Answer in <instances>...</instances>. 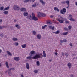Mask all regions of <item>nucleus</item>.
<instances>
[{
  "instance_id": "obj_11",
  "label": "nucleus",
  "mask_w": 77,
  "mask_h": 77,
  "mask_svg": "<svg viewBox=\"0 0 77 77\" xmlns=\"http://www.w3.org/2000/svg\"><path fill=\"white\" fill-rule=\"evenodd\" d=\"M26 68L27 69H30V67L29 66V64L28 63H26Z\"/></svg>"
},
{
  "instance_id": "obj_49",
  "label": "nucleus",
  "mask_w": 77,
  "mask_h": 77,
  "mask_svg": "<svg viewBox=\"0 0 77 77\" xmlns=\"http://www.w3.org/2000/svg\"><path fill=\"white\" fill-rule=\"evenodd\" d=\"M69 45H70V46L71 47H72V46H73L72 45V43H70V44H69Z\"/></svg>"
},
{
  "instance_id": "obj_56",
  "label": "nucleus",
  "mask_w": 77,
  "mask_h": 77,
  "mask_svg": "<svg viewBox=\"0 0 77 77\" xmlns=\"http://www.w3.org/2000/svg\"><path fill=\"white\" fill-rule=\"evenodd\" d=\"M6 67L7 68H9V65H6Z\"/></svg>"
},
{
  "instance_id": "obj_64",
  "label": "nucleus",
  "mask_w": 77,
  "mask_h": 77,
  "mask_svg": "<svg viewBox=\"0 0 77 77\" xmlns=\"http://www.w3.org/2000/svg\"><path fill=\"white\" fill-rule=\"evenodd\" d=\"M50 17H51V18H53V16H52V15H51V16H50Z\"/></svg>"
},
{
  "instance_id": "obj_60",
  "label": "nucleus",
  "mask_w": 77,
  "mask_h": 77,
  "mask_svg": "<svg viewBox=\"0 0 77 77\" xmlns=\"http://www.w3.org/2000/svg\"><path fill=\"white\" fill-rule=\"evenodd\" d=\"M70 77H74V76H73V75L71 74L70 75Z\"/></svg>"
},
{
  "instance_id": "obj_52",
  "label": "nucleus",
  "mask_w": 77,
  "mask_h": 77,
  "mask_svg": "<svg viewBox=\"0 0 77 77\" xmlns=\"http://www.w3.org/2000/svg\"><path fill=\"white\" fill-rule=\"evenodd\" d=\"M66 3V2L65 1H63L62 2V3H63V4H65V3Z\"/></svg>"
},
{
  "instance_id": "obj_38",
  "label": "nucleus",
  "mask_w": 77,
  "mask_h": 77,
  "mask_svg": "<svg viewBox=\"0 0 77 77\" xmlns=\"http://www.w3.org/2000/svg\"><path fill=\"white\" fill-rule=\"evenodd\" d=\"M72 27L70 25H69L68 26V29L69 30H71V28H72Z\"/></svg>"
},
{
  "instance_id": "obj_33",
  "label": "nucleus",
  "mask_w": 77,
  "mask_h": 77,
  "mask_svg": "<svg viewBox=\"0 0 77 77\" xmlns=\"http://www.w3.org/2000/svg\"><path fill=\"white\" fill-rule=\"evenodd\" d=\"M66 3L67 5H69V1L67 0L66 1Z\"/></svg>"
},
{
  "instance_id": "obj_22",
  "label": "nucleus",
  "mask_w": 77,
  "mask_h": 77,
  "mask_svg": "<svg viewBox=\"0 0 77 77\" xmlns=\"http://www.w3.org/2000/svg\"><path fill=\"white\" fill-rule=\"evenodd\" d=\"M9 6H8L7 7L5 8L3 11H6L7 10H9Z\"/></svg>"
},
{
  "instance_id": "obj_34",
  "label": "nucleus",
  "mask_w": 77,
  "mask_h": 77,
  "mask_svg": "<svg viewBox=\"0 0 77 77\" xmlns=\"http://www.w3.org/2000/svg\"><path fill=\"white\" fill-rule=\"evenodd\" d=\"M47 24H52V23L51 22H48L47 23Z\"/></svg>"
},
{
  "instance_id": "obj_51",
  "label": "nucleus",
  "mask_w": 77,
  "mask_h": 77,
  "mask_svg": "<svg viewBox=\"0 0 77 77\" xmlns=\"http://www.w3.org/2000/svg\"><path fill=\"white\" fill-rule=\"evenodd\" d=\"M51 29H52V30H54V27L53 26V27H52V28Z\"/></svg>"
},
{
  "instance_id": "obj_9",
  "label": "nucleus",
  "mask_w": 77,
  "mask_h": 77,
  "mask_svg": "<svg viewBox=\"0 0 77 77\" xmlns=\"http://www.w3.org/2000/svg\"><path fill=\"white\" fill-rule=\"evenodd\" d=\"M37 14H38L37 15L38 17L39 18L40 17H42V13H40L39 12H37Z\"/></svg>"
},
{
  "instance_id": "obj_3",
  "label": "nucleus",
  "mask_w": 77,
  "mask_h": 77,
  "mask_svg": "<svg viewBox=\"0 0 77 77\" xmlns=\"http://www.w3.org/2000/svg\"><path fill=\"white\" fill-rule=\"evenodd\" d=\"M13 9L15 11H19L20 9V8L17 5H14L13 7Z\"/></svg>"
},
{
  "instance_id": "obj_7",
  "label": "nucleus",
  "mask_w": 77,
  "mask_h": 77,
  "mask_svg": "<svg viewBox=\"0 0 77 77\" xmlns=\"http://www.w3.org/2000/svg\"><path fill=\"white\" fill-rule=\"evenodd\" d=\"M35 51H32L30 52V54H29L30 56H32V55L34 54H35Z\"/></svg>"
},
{
  "instance_id": "obj_5",
  "label": "nucleus",
  "mask_w": 77,
  "mask_h": 77,
  "mask_svg": "<svg viewBox=\"0 0 77 77\" xmlns=\"http://www.w3.org/2000/svg\"><path fill=\"white\" fill-rule=\"evenodd\" d=\"M38 3H34V4L32 5V7L33 8V7H36V6H38Z\"/></svg>"
},
{
  "instance_id": "obj_54",
  "label": "nucleus",
  "mask_w": 77,
  "mask_h": 77,
  "mask_svg": "<svg viewBox=\"0 0 77 77\" xmlns=\"http://www.w3.org/2000/svg\"><path fill=\"white\" fill-rule=\"evenodd\" d=\"M63 20H64L65 21H66L67 20H66V18H63Z\"/></svg>"
},
{
  "instance_id": "obj_21",
  "label": "nucleus",
  "mask_w": 77,
  "mask_h": 77,
  "mask_svg": "<svg viewBox=\"0 0 77 77\" xmlns=\"http://www.w3.org/2000/svg\"><path fill=\"white\" fill-rule=\"evenodd\" d=\"M43 57H46V54H45V51H43Z\"/></svg>"
},
{
  "instance_id": "obj_58",
  "label": "nucleus",
  "mask_w": 77,
  "mask_h": 77,
  "mask_svg": "<svg viewBox=\"0 0 77 77\" xmlns=\"http://www.w3.org/2000/svg\"><path fill=\"white\" fill-rule=\"evenodd\" d=\"M26 18H27V19H28V20H30V19H29V16H27Z\"/></svg>"
},
{
  "instance_id": "obj_16",
  "label": "nucleus",
  "mask_w": 77,
  "mask_h": 77,
  "mask_svg": "<svg viewBox=\"0 0 77 77\" xmlns=\"http://www.w3.org/2000/svg\"><path fill=\"white\" fill-rule=\"evenodd\" d=\"M40 2L43 5H45V3L44 2V0H40Z\"/></svg>"
},
{
  "instance_id": "obj_24",
  "label": "nucleus",
  "mask_w": 77,
  "mask_h": 77,
  "mask_svg": "<svg viewBox=\"0 0 77 77\" xmlns=\"http://www.w3.org/2000/svg\"><path fill=\"white\" fill-rule=\"evenodd\" d=\"M29 2H32L31 0H25L24 1V3H27Z\"/></svg>"
},
{
  "instance_id": "obj_26",
  "label": "nucleus",
  "mask_w": 77,
  "mask_h": 77,
  "mask_svg": "<svg viewBox=\"0 0 77 77\" xmlns=\"http://www.w3.org/2000/svg\"><path fill=\"white\" fill-rule=\"evenodd\" d=\"M37 65V66H39L40 65V63L39 61H37L36 62Z\"/></svg>"
},
{
  "instance_id": "obj_25",
  "label": "nucleus",
  "mask_w": 77,
  "mask_h": 77,
  "mask_svg": "<svg viewBox=\"0 0 77 77\" xmlns=\"http://www.w3.org/2000/svg\"><path fill=\"white\" fill-rule=\"evenodd\" d=\"M15 27H17L18 29H19L20 28V26H19V25L17 24L15 25Z\"/></svg>"
},
{
  "instance_id": "obj_18",
  "label": "nucleus",
  "mask_w": 77,
  "mask_h": 77,
  "mask_svg": "<svg viewBox=\"0 0 77 77\" xmlns=\"http://www.w3.org/2000/svg\"><path fill=\"white\" fill-rule=\"evenodd\" d=\"M12 40H13V41H18V38L14 37L12 39Z\"/></svg>"
},
{
  "instance_id": "obj_31",
  "label": "nucleus",
  "mask_w": 77,
  "mask_h": 77,
  "mask_svg": "<svg viewBox=\"0 0 77 77\" xmlns=\"http://www.w3.org/2000/svg\"><path fill=\"white\" fill-rule=\"evenodd\" d=\"M3 13L5 14H8L9 13V12L8 11H5L3 12Z\"/></svg>"
},
{
  "instance_id": "obj_45",
  "label": "nucleus",
  "mask_w": 77,
  "mask_h": 77,
  "mask_svg": "<svg viewBox=\"0 0 77 77\" xmlns=\"http://www.w3.org/2000/svg\"><path fill=\"white\" fill-rule=\"evenodd\" d=\"M63 40V42H67V40L66 39Z\"/></svg>"
},
{
  "instance_id": "obj_57",
  "label": "nucleus",
  "mask_w": 77,
  "mask_h": 77,
  "mask_svg": "<svg viewBox=\"0 0 77 77\" xmlns=\"http://www.w3.org/2000/svg\"><path fill=\"white\" fill-rule=\"evenodd\" d=\"M55 55L56 56H57V54H58V53H57V52H55Z\"/></svg>"
},
{
  "instance_id": "obj_37",
  "label": "nucleus",
  "mask_w": 77,
  "mask_h": 77,
  "mask_svg": "<svg viewBox=\"0 0 77 77\" xmlns=\"http://www.w3.org/2000/svg\"><path fill=\"white\" fill-rule=\"evenodd\" d=\"M4 35L3 33H1L0 34V36L1 38H3Z\"/></svg>"
},
{
  "instance_id": "obj_12",
  "label": "nucleus",
  "mask_w": 77,
  "mask_h": 77,
  "mask_svg": "<svg viewBox=\"0 0 77 77\" xmlns=\"http://www.w3.org/2000/svg\"><path fill=\"white\" fill-rule=\"evenodd\" d=\"M53 33H55V34H57H57H59V33H60V31L57 30L56 32H53Z\"/></svg>"
},
{
  "instance_id": "obj_28",
  "label": "nucleus",
  "mask_w": 77,
  "mask_h": 77,
  "mask_svg": "<svg viewBox=\"0 0 77 77\" xmlns=\"http://www.w3.org/2000/svg\"><path fill=\"white\" fill-rule=\"evenodd\" d=\"M4 9V7L2 6L0 8V11H3Z\"/></svg>"
},
{
  "instance_id": "obj_29",
  "label": "nucleus",
  "mask_w": 77,
  "mask_h": 77,
  "mask_svg": "<svg viewBox=\"0 0 77 77\" xmlns=\"http://www.w3.org/2000/svg\"><path fill=\"white\" fill-rule=\"evenodd\" d=\"M47 27V25H45L44 26H42V29H44L45 27Z\"/></svg>"
},
{
  "instance_id": "obj_46",
  "label": "nucleus",
  "mask_w": 77,
  "mask_h": 77,
  "mask_svg": "<svg viewBox=\"0 0 77 77\" xmlns=\"http://www.w3.org/2000/svg\"><path fill=\"white\" fill-rule=\"evenodd\" d=\"M58 8H57V7H55L54 8V10L55 11H57V9H58Z\"/></svg>"
},
{
  "instance_id": "obj_44",
  "label": "nucleus",
  "mask_w": 77,
  "mask_h": 77,
  "mask_svg": "<svg viewBox=\"0 0 77 77\" xmlns=\"http://www.w3.org/2000/svg\"><path fill=\"white\" fill-rule=\"evenodd\" d=\"M8 74H9V73H11V72H11V70H10V69H8Z\"/></svg>"
},
{
  "instance_id": "obj_35",
  "label": "nucleus",
  "mask_w": 77,
  "mask_h": 77,
  "mask_svg": "<svg viewBox=\"0 0 77 77\" xmlns=\"http://www.w3.org/2000/svg\"><path fill=\"white\" fill-rule=\"evenodd\" d=\"M66 24H69V22L68 20H66L65 21Z\"/></svg>"
},
{
  "instance_id": "obj_27",
  "label": "nucleus",
  "mask_w": 77,
  "mask_h": 77,
  "mask_svg": "<svg viewBox=\"0 0 77 77\" xmlns=\"http://www.w3.org/2000/svg\"><path fill=\"white\" fill-rule=\"evenodd\" d=\"M15 46H18L19 44L17 42H15L14 43Z\"/></svg>"
},
{
  "instance_id": "obj_13",
  "label": "nucleus",
  "mask_w": 77,
  "mask_h": 77,
  "mask_svg": "<svg viewBox=\"0 0 77 77\" xmlns=\"http://www.w3.org/2000/svg\"><path fill=\"white\" fill-rule=\"evenodd\" d=\"M57 20L60 23H63V21H64V20H63L57 19Z\"/></svg>"
},
{
  "instance_id": "obj_41",
  "label": "nucleus",
  "mask_w": 77,
  "mask_h": 77,
  "mask_svg": "<svg viewBox=\"0 0 77 77\" xmlns=\"http://www.w3.org/2000/svg\"><path fill=\"white\" fill-rule=\"evenodd\" d=\"M34 72L36 74H37V73H38V70H34Z\"/></svg>"
},
{
  "instance_id": "obj_63",
  "label": "nucleus",
  "mask_w": 77,
  "mask_h": 77,
  "mask_svg": "<svg viewBox=\"0 0 77 77\" xmlns=\"http://www.w3.org/2000/svg\"><path fill=\"white\" fill-rule=\"evenodd\" d=\"M55 23L57 24H59V22H57V23Z\"/></svg>"
},
{
  "instance_id": "obj_17",
  "label": "nucleus",
  "mask_w": 77,
  "mask_h": 77,
  "mask_svg": "<svg viewBox=\"0 0 77 77\" xmlns=\"http://www.w3.org/2000/svg\"><path fill=\"white\" fill-rule=\"evenodd\" d=\"M28 13L27 12H25L23 13L24 16L25 17H26V16H27L28 15Z\"/></svg>"
},
{
  "instance_id": "obj_40",
  "label": "nucleus",
  "mask_w": 77,
  "mask_h": 77,
  "mask_svg": "<svg viewBox=\"0 0 77 77\" xmlns=\"http://www.w3.org/2000/svg\"><path fill=\"white\" fill-rule=\"evenodd\" d=\"M14 29V28L13 26H11L10 27V29L11 30H13Z\"/></svg>"
},
{
  "instance_id": "obj_20",
  "label": "nucleus",
  "mask_w": 77,
  "mask_h": 77,
  "mask_svg": "<svg viewBox=\"0 0 77 77\" xmlns=\"http://www.w3.org/2000/svg\"><path fill=\"white\" fill-rule=\"evenodd\" d=\"M68 32L63 33L62 34H61V35H64V36L65 35H68Z\"/></svg>"
},
{
  "instance_id": "obj_4",
  "label": "nucleus",
  "mask_w": 77,
  "mask_h": 77,
  "mask_svg": "<svg viewBox=\"0 0 77 77\" xmlns=\"http://www.w3.org/2000/svg\"><path fill=\"white\" fill-rule=\"evenodd\" d=\"M32 20H34V21H37L38 20V18L35 16H33L32 17Z\"/></svg>"
},
{
  "instance_id": "obj_36",
  "label": "nucleus",
  "mask_w": 77,
  "mask_h": 77,
  "mask_svg": "<svg viewBox=\"0 0 77 77\" xmlns=\"http://www.w3.org/2000/svg\"><path fill=\"white\" fill-rule=\"evenodd\" d=\"M33 33L34 35H36V32L35 31H33Z\"/></svg>"
},
{
  "instance_id": "obj_55",
  "label": "nucleus",
  "mask_w": 77,
  "mask_h": 77,
  "mask_svg": "<svg viewBox=\"0 0 77 77\" xmlns=\"http://www.w3.org/2000/svg\"><path fill=\"white\" fill-rule=\"evenodd\" d=\"M5 65H8V63L7 62H6Z\"/></svg>"
},
{
  "instance_id": "obj_2",
  "label": "nucleus",
  "mask_w": 77,
  "mask_h": 77,
  "mask_svg": "<svg viewBox=\"0 0 77 77\" xmlns=\"http://www.w3.org/2000/svg\"><path fill=\"white\" fill-rule=\"evenodd\" d=\"M66 12V10L65 8H63L62 10H61L60 12L62 15H64L65 13Z\"/></svg>"
},
{
  "instance_id": "obj_59",
  "label": "nucleus",
  "mask_w": 77,
  "mask_h": 77,
  "mask_svg": "<svg viewBox=\"0 0 77 77\" xmlns=\"http://www.w3.org/2000/svg\"><path fill=\"white\" fill-rule=\"evenodd\" d=\"M62 56H64V53H63V52H62Z\"/></svg>"
},
{
  "instance_id": "obj_47",
  "label": "nucleus",
  "mask_w": 77,
  "mask_h": 77,
  "mask_svg": "<svg viewBox=\"0 0 77 77\" xmlns=\"http://www.w3.org/2000/svg\"><path fill=\"white\" fill-rule=\"evenodd\" d=\"M60 42L62 43V42H63V40H61L60 41Z\"/></svg>"
},
{
  "instance_id": "obj_32",
  "label": "nucleus",
  "mask_w": 77,
  "mask_h": 77,
  "mask_svg": "<svg viewBox=\"0 0 77 77\" xmlns=\"http://www.w3.org/2000/svg\"><path fill=\"white\" fill-rule=\"evenodd\" d=\"M69 55V54H68L67 53H65V56H66V57H68Z\"/></svg>"
},
{
  "instance_id": "obj_8",
  "label": "nucleus",
  "mask_w": 77,
  "mask_h": 77,
  "mask_svg": "<svg viewBox=\"0 0 77 77\" xmlns=\"http://www.w3.org/2000/svg\"><path fill=\"white\" fill-rule=\"evenodd\" d=\"M69 17L70 18V20L71 21H75V20L74 19H72V16L71 15V14L69 15Z\"/></svg>"
},
{
  "instance_id": "obj_15",
  "label": "nucleus",
  "mask_w": 77,
  "mask_h": 77,
  "mask_svg": "<svg viewBox=\"0 0 77 77\" xmlns=\"http://www.w3.org/2000/svg\"><path fill=\"white\" fill-rule=\"evenodd\" d=\"M20 10L22 12H24V11H26V9L25 8H21Z\"/></svg>"
},
{
  "instance_id": "obj_6",
  "label": "nucleus",
  "mask_w": 77,
  "mask_h": 77,
  "mask_svg": "<svg viewBox=\"0 0 77 77\" xmlns=\"http://www.w3.org/2000/svg\"><path fill=\"white\" fill-rule=\"evenodd\" d=\"M14 60H16V61H19V60H20V59L19 58V57H15L14 58Z\"/></svg>"
},
{
  "instance_id": "obj_14",
  "label": "nucleus",
  "mask_w": 77,
  "mask_h": 77,
  "mask_svg": "<svg viewBox=\"0 0 77 77\" xmlns=\"http://www.w3.org/2000/svg\"><path fill=\"white\" fill-rule=\"evenodd\" d=\"M71 63H68L67 64V66L69 67V69H70V68H71Z\"/></svg>"
},
{
  "instance_id": "obj_30",
  "label": "nucleus",
  "mask_w": 77,
  "mask_h": 77,
  "mask_svg": "<svg viewBox=\"0 0 77 77\" xmlns=\"http://www.w3.org/2000/svg\"><path fill=\"white\" fill-rule=\"evenodd\" d=\"M43 17H45L46 15L44 13H42V16Z\"/></svg>"
},
{
  "instance_id": "obj_61",
  "label": "nucleus",
  "mask_w": 77,
  "mask_h": 77,
  "mask_svg": "<svg viewBox=\"0 0 77 77\" xmlns=\"http://www.w3.org/2000/svg\"><path fill=\"white\" fill-rule=\"evenodd\" d=\"M2 20L0 19V23H2Z\"/></svg>"
},
{
  "instance_id": "obj_23",
  "label": "nucleus",
  "mask_w": 77,
  "mask_h": 77,
  "mask_svg": "<svg viewBox=\"0 0 77 77\" xmlns=\"http://www.w3.org/2000/svg\"><path fill=\"white\" fill-rule=\"evenodd\" d=\"M26 46H27L26 44H24L22 45V47L23 48H25V47H26Z\"/></svg>"
},
{
  "instance_id": "obj_48",
  "label": "nucleus",
  "mask_w": 77,
  "mask_h": 77,
  "mask_svg": "<svg viewBox=\"0 0 77 77\" xmlns=\"http://www.w3.org/2000/svg\"><path fill=\"white\" fill-rule=\"evenodd\" d=\"M32 17H35V14H34L33 13H32Z\"/></svg>"
},
{
  "instance_id": "obj_42",
  "label": "nucleus",
  "mask_w": 77,
  "mask_h": 77,
  "mask_svg": "<svg viewBox=\"0 0 77 77\" xmlns=\"http://www.w3.org/2000/svg\"><path fill=\"white\" fill-rule=\"evenodd\" d=\"M29 20H32V16L31 15H29Z\"/></svg>"
},
{
  "instance_id": "obj_19",
  "label": "nucleus",
  "mask_w": 77,
  "mask_h": 77,
  "mask_svg": "<svg viewBox=\"0 0 77 77\" xmlns=\"http://www.w3.org/2000/svg\"><path fill=\"white\" fill-rule=\"evenodd\" d=\"M7 52L8 54L9 55V56H12V54H11V52H10L9 51H7Z\"/></svg>"
},
{
  "instance_id": "obj_43",
  "label": "nucleus",
  "mask_w": 77,
  "mask_h": 77,
  "mask_svg": "<svg viewBox=\"0 0 77 77\" xmlns=\"http://www.w3.org/2000/svg\"><path fill=\"white\" fill-rule=\"evenodd\" d=\"M10 69V70H13V71H14V70H15V68H11Z\"/></svg>"
},
{
  "instance_id": "obj_62",
  "label": "nucleus",
  "mask_w": 77,
  "mask_h": 77,
  "mask_svg": "<svg viewBox=\"0 0 77 77\" xmlns=\"http://www.w3.org/2000/svg\"><path fill=\"white\" fill-rule=\"evenodd\" d=\"M21 77H24V75H21Z\"/></svg>"
},
{
  "instance_id": "obj_1",
  "label": "nucleus",
  "mask_w": 77,
  "mask_h": 77,
  "mask_svg": "<svg viewBox=\"0 0 77 77\" xmlns=\"http://www.w3.org/2000/svg\"><path fill=\"white\" fill-rule=\"evenodd\" d=\"M43 57V55L42 54H37L35 56L32 57V56H28L27 57V59H28L32 60V58L33 59H41Z\"/></svg>"
},
{
  "instance_id": "obj_50",
  "label": "nucleus",
  "mask_w": 77,
  "mask_h": 77,
  "mask_svg": "<svg viewBox=\"0 0 77 77\" xmlns=\"http://www.w3.org/2000/svg\"><path fill=\"white\" fill-rule=\"evenodd\" d=\"M49 29H51L52 28V26H49Z\"/></svg>"
},
{
  "instance_id": "obj_53",
  "label": "nucleus",
  "mask_w": 77,
  "mask_h": 77,
  "mask_svg": "<svg viewBox=\"0 0 77 77\" xmlns=\"http://www.w3.org/2000/svg\"><path fill=\"white\" fill-rule=\"evenodd\" d=\"M8 74L9 75H12V72H11V73H8Z\"/></svg>"
},
{
  "instance_id": "obj_39",
  "label": "nucleus",
  "mask_w": 77,
  "mask_h": 77,
  "mask_svg": "<svg viewBox=\"0 0 77 77\" xmlns=\"http://www.w3.org/2000/svg\"><path fill=\"white\" fill-rule=\"evenodd\" d=\"M64 29L65 30H66V31H68V29L66 27H64Z\"/></svg>"
},
{
  "instance_id": "obj_10",
  "label": "nucleus",
  "mask_w": 77,
  "mask_h": 77,
  "mask_svg": "<svg viewBox=\"0 0 77 77\" xmlns=\"http://www.w3.org/2000/svg\"><path fill=\"white\" fill-rule=\"evenodd\" d=\"M37 38L38 39H41V35L40 34H38L37 36Z\"/></svg>"
}]
</instances>
